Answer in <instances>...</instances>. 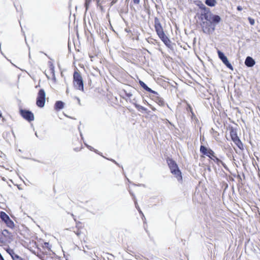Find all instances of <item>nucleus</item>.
<instances>
[{
  "mask_svg": "<svg viewBox=\"0 0 260 260\" xmlns=\"http://www.w3.org/2000/svg\"><path fill=\"white\" fill-rule=\"evenodd\" d=\"M168 165L170 169L171 172L177 178L178 181L182 180V174L179 170L177 163L172 158H168L167 159Z\"/></svg>",
  "mask_w": 260,
  "mask_h": 260,
  "instance_id": "obj_1",
  "label": "nucleus"
},
{
  "mask_svg": "<svg viewBox=\"0 0 260 260\" xmlns=\"http://www.w3.org/2000/svg\"><path fill=\"white\" fill-rule=\"evenodd\" d=\"M219 23L213 20L203 21L201 22L202 31L206 35H211L214 32L216 24Z\"/></svg>",
  "mask_w": 260,
  "mask_h": 260,
  "instance_id": "obj_2",
  "label": "nucleus"
},
{
  "mask_svg": "<svg viewBox=\"0 0 260 260\" xmlns=\"http://www.w3.org/2000/svg\"><path fill=\"white\" fill-rule=\"evenodd\" d=\"M200 19L201 22H203V21L213 20L214 22H220L221 20L219 15L212 14L209 8L202 11Z\"/></svg>",
  "mask_w": 260,
  "mask_h": 260,
  "instance_id": "obj_3",
  "label": "nucleus"
},
{
  "mask_svg": "<svg viewBox=\"0 0 260 260\" xmlns=\"http://www.w3.org/2000/svg\"><path fill=\"white\" fill-rule=\"evenodd\" d=\"M200 150L201 153L209 157L213 160L217 165H220L221 160L215 155L214 152L210 148H208L204 145H201Z\"/></svg>",
  "mask_w": 260,
  "mask_h": 260,
  "instance_id": "obj_4",
  "label": "nucleus"
},
{
  "mask_svg": "<svg viewBox=\"0 0 260 260\" xmlns=\"http://www.w3.org/2000/svg\"><path fill=\"white\" fill-rule=\"evenodd\" d=\"M73 83L74 86L78 90L83 91V81L80 73L75 71L73 75Z\"/></svg>",
  "mask_w": 260,
  "mask_h": 260,
  "instance_id": "obj_5",
  "label": "nucleus"
},
{
  "mask_svg": "<svg viewBox=\"0 0 260 260\" xmlns=\"http://www.w3.org/2000/svg\"><path fill=\"white\" fill-rule=\"evenodd\" d=\"M46 101V93L43 89H40L38 93L36 100V105L39 108H43L45 106Z\"/></svg>",
  "mask_w": 260,
  "mask_h": 260,
  "instance_id": "obj_6",
  "label": "nucleus"
},
{
  "mask_svg": "<svg viewBox=\"0 0 260 260\" xmlns=\"http://www.w3.org/2000/svg\"><path fill=\"white\" fill-rule=\"evenodd\" d=\"M217 53L218 55V57L222 61L223 63L229 69L233 71V67L232 64L229 61L227 57L225 55V54L221 52V51L218 50Z\"/></svg>",
  "mask_w": 260,
  "mask_h": 260,
  "instance_id": "obj_7",
  "label": "nucleus"
},
{
  "mask_svg": "<svg viewBox=\"0 0 260 260\" xmlns=\"http://www.w3.org/2000/svg\"><path fill=\"white\" fill-rule=\"evenodd\" d=\"M21 116L27 121L30 122L34 120V115L33 113L27 110L21 109L20 110Z\"/></svg>",
  "mask_w": 260,
  "mask_h": 260,
  "instance_id": "obj_8",
  "label": "nucleus"
},
{
  "mask_svg": "<svg viewBox=\"0 0 260 260\" xmlns=\"http://www.w3.org/2000/svg\"><path fill=\"white\" fill-rule=\"evenodd\" d=\"M150 98L157 103L160 106H164L165 102L164 99L160 97L157 92L154 90V92H151Z\"/></svg>",
  "mask_w": 260,
  "mask_h": 260,
  "instance_id": "obj_9",
  "label": "nucleus"
},
{
  "mask_svg": "<svg viewBox=\"0 0 260 260\" xmlns=\"http://www.w3.org/2000/svg\"><path fill=\"white\" fill-rule=\"evenodd\" d=\"M154 27L159 38L160 36H162L163 35L165 34L159 20L157 17H155L154 18Z\"/></svg>",
  "mask_w": 260,
  "mask_h": 260,
  "instance_id": "obj_10",
  "label": "nucleus"
},
{
  "mask_svg": "<svg viewBox=\"0 0 260 260\" xmlns=\"http://www.w3.org/2000/svg\"><path fill=\"white\" fill-rule=\"evenodd\" d=\"M159 38L168 48L172 50H174V46L175 45V44L172 43L171 40L165 34L163 35L162 36H160Z\"/></svg>",
  "mask_w": 260,
  "mask_h": 260,
  "instance_id": "obj_11",
  "label": "nucleus"
},
{
  "mask_svg": "<svg viewBox=\"0 0 260 260\" xmlns=\"http://www.w3.org/2000/svg\"><path fill=\"white\" fill-rule=\"evenodd\" d=\"M6 251L10 255L13 260H23L22 258L15 253L13 249L8 248H7Z\"/></svg>",
  "mask_w": 260,
  "mask_h": 260,
  "instance_id": "obj_12",
  "label": "nucleus"
},
{
  "mask_svg": "<svg viewBox=\"0 0 260 260\" xmlns=\"http://www.w3.org/2000/svg\"><path fill=\"white\" fill-rule=\"evenodd\" d=\"M255 63V61L252 57L250 56H247L245 60V64L247 67H252Z\"/></svg>",
  "mask_w": 260,
  "mask_h": 260,
  "instance_id": "obj_13",
  "label": "nucleus"
},
{
  "mask_svg": "<svg viewBox=\"0 0 260 260\" xmlns=\"http://www.w3.org/2000/svg\"><path fill=\"white\" fill-rule=\"evenodd\" d=\"M64 104L61 101H57L55 102L54 105V109L56 111H60L64 107Z\"/></svg>",
  "mask_w": 260,
  "mask_h": 260,
  "instance_id": "obj_14",
  "label": "nucleus"
},
{
  "mask_svg": "<svg viewBox=\"0 0 260 260\" xmlns=\"http://www.w3.org/2000/svg\"><path fill=\"white\" fill-rule=\"evenodd\" d=\"M139 83L141 87L143 88L145 90L150 93L154 92V90L149 88L143 81L140 80Z\"/></svg>",
  "mask_w": 260,
  "mask_h": 260,
  "instance_id": "obj_15",
  "label": "nucleus"
},
{
  "mask_svg": "<svg viewBox=\"0 0 260 260\" xmlns=\"http://www.w3.org/2000/svg\"><path fill=\"white\" fill-rule=\"evenodd\" d=\"M0 218L4 222H5L10 218L9 216L4 211H1L0 212Z\"/></svg>",
  "mask_w": 260,
  "mask_h": 260,
  "instance_id": "obj_16",
  "label": "nucleus"
},
{
  "mask_svg": "<svg viewBox=\"0 0 260 260\" xmlns=\"http://www.w3.org/2000/svg\"><path fill=\"white\" fill-rule=\"evenodd\" d=\"M205 3L208 6L212 7H214L216 5V4H217V1L216 0H205Z\"/></svg>",
  "mask_w": 260,
  "mask_h": 260,
  "instance_id": "obj_17",
  "label": "nucleus"
},
{
  "mask_svg": "<svg viewBox=\"0 0 260 260\" xmlns=\"http://www.w3.org/2000/svg\"><path fill=\"white\" fill-rule=\"evenodd\" d=\"M132 103L135 106V108L138 111H144L145 112H147V109L146 108H145V107H143V106H141V105H139V104H137L136 103Z\"/></svg>",
  "mask_w": 260,
  "mask_h": 260,
  "instance_id": "obj_18",
  "label": "nucleus"
},
{
  "mask_svg": "<svg viewBox=\"0 0 260 260\" xmlns=\"http://www.w3.org/2000/svg\"><path fill=\"white\" fill-rule=\"evenodd\" d=\"M49 66V69L51 72V74H52V76L55 78V67L52 62L51 61L48 62Z\"/></svg>",
  "mask_w": 260,
  "mask_h": 260,
  "instance_id": "obj_19",
  "label": "nucleus"
},
{
  "mask_svg": "<svg viewBox=\"0 0 260 260\" xmlns=\"http://www.w3.org/2000/svg\"><path fill=\"white\" fill-rule=\"evenodd\" d=\"M230 136L233 141H235L237 139H239L237 133L233 129L230 131Z\"/></svg>",
  "mask_w": 260,
  "mask_h": 260,
  "instance_id": "obj_20",
  "label": "nucleus"
},
{
  "mask_svg": "<svg viewBox=\"0 0 260 260\" xmlns=\"http://www.w3.org/2000/svg\"><path fill=\"white\" fill-rule=\"evenodd\" d=\"M233 142L235 143V144L237 145V146L240 149H241V150L243 149V144L239 138L237 139V140H236L235 141H233Z\"/></svg>",
  "mask_w": 260,
  "mask_h": 260,
  "instance_id": "obj_21",
  "label": "nucleus"
},
{
  "mask_svg": "<svg viewBox=\"0 0 260 260\" xmlns=\"http://www.w3.org/2000/svg\"><path fill=\"white\" fill-rule=\"evenodd\" d=\"M96 2V4H99L100 0H93ZM92 0H85V7L86 8V11H87L89 8V6Z\"/></svg>",
  "mask_w": 260,
  "mask_h": 260,
  "instance_id": "obj_22",
  "label": "nucleus"
},
{
  "mask_svg": "<svg viewBox=\"0 0 260 260\" xmlns=\"http://www.w3.org/2000/svg\"><path fill=\"white\" fill-rule=\"evenodd\" d=\"M10 228L13 229L14 227V222L10 219V218L8 220L4 222Z\"/></svg>",
  "mask_w": 260,
  "mask_h": 260,
  "instance_id": "obj_23",
  "label": "nucleus"
},
{
  "mask_svg": "<svg viewBox=\"0 0 260 260\" xmlns=\"http://www.w3.org/2000/svg\"><path fill=\"white\" fill-rule=\"evenodd\" d=\"M197 5L199 7V8L201 10H202V11L209 9L208 8L206 7L205 6V5L203 3H202L201 2H199V3L197 4Z\"/></svg>",
  "mask_w": 260,
  "mask_h": 260,
  "instance_id": "obj_24",
  "label": "nucleus"
},
{
  "mask_svg": "<svg viewBox=\"0 0 260 260\" xmlns=\"http://www.w3.org/2000/svg\"><path fill=\"white\" fill-rule=\"evenodd\" d=\"M104 158L112 161L113 162H114L115 164H116L117 166L119 167H121L122 169H123V167L122 166H121L117 161H116L115 160L112 159V158H107L104 156H103Z\"/></svg>",
  "mask_w": 260,
  "mask_h": 260,
  "instance_id": "obj_25",
  "label": "nucleus"
},
{
  "mask_svg": "<svg viewBox=\"0 0 260 260\" xmlns=\"http://www.w3.org/2000/svg\"><path fill=\"white\" fill-rule=\"evenodd\" d=\"M2 234L5 237H9V235H10V233L7 230H4L2 232Z\"/></svg>",
  "mask_w": 260,
  "mask_h": 260,
  "instance_id": "obj_26",
  "label": "nucleus"
},
{
  "mask_svg": "<svg viewBox=\"0 0 260 260\" xmlns=\"http://www.w3.org/2000/svg\"><path fill=\"white\" fill-rule=\"evenodd\" d=\"M96 5L97 8L98 9H99L101 11H104V8L102 6V5H101V4L100 3V1L99 2V4H96Z\"/></svg>",
  "mask_w": 260,
  "mask_h": 260,
  "instance_id": "obj_27",
  "label": "nucleus"
},
{
  "mask_svg": "<svg viewBox=\"0 0 260 260\" xmlns=\"http://www.w3.org/2000/svg\"><path fill=\"white\" fill-rule=\"evenodd\" d=\"M248 21H249V23L252 25H253L255 23V20L254 19L251 18V17H248Z\"/></svg>",
  "mask_w": 260,
  "mask_h": 260,
  "instance_id": "obj_28",
  "label": "nucleus"
},
{
  "mask_svg": "<svg viewBox=\"0 0 260 260\" xmlns=\"http://www.w3.org/2000/svg\"><path fill=\"white\" fill-rule=\"evenodd\" d=\"M45 246L46 247V248L49 250H51V246L50 245V244L48 242H45L44 243Z\"/></svg>",
  "mask_w": 260,
  "mask_h": 260,
  "instance_id": "obj_29",
  "label": "nucleus"
},
{
  "mask_svg": "<svg viewBox=\"0 0 260 260\" xmlns=\"http://www.w3.org/2000/svg\"><path fill=\"white\" fill-rule=\"evenodd\" d=\"M221 165L223 168L227 171H229V169L228 168V167H227V166L221 160V162H220V165Z\"/></svg>",
  "mask_w": 260,
  "mask_h": 260,
  "instance_id": "obj_30",
  "label": "nucleus"
},
{
  "mask_svg": "<svg viewBox=\"0 0 260 260\" xmlns=\"http://www.w3.org/2000/svg\"><path fill=\"white\" fill-rule=\"evenodd\" d=\"M125 95L128 98H131L133 94L131 92H127L125 90H124Z\"/></svg>",
  "mask_w": 260,
  "mask_h": 260,
  "instance_id": "obj_31",
  "label": "nucleus"
},
{
  "mask_svg": "<svg viewBox=\"0 0 260 260\" xmlns=\"http://www.w3.org/2000/svg\"><path fill=\"white\" fill-rule=\"evenodd\" d=\"M129 193H130L131 195L133 197V199L134 200V202H135V204H137V200H136V197H135L134 194L133 192H131V191H129Z\"/></svg>",
  "mask_w": 260,
  "mask_h": 260,
  "instance_id": "obj_32",
  "label": "nucleus"
},
{
  "mask_svg": "<svg viewBox=\"0 0 260 260\" xmlns=\"http://www.w3.org/2000/svg\"><path fill=\"white\" fill-rule=\"evenodd\" d=\"M135 205H136L137 209L139 211V213L140 214H141L144 216V214H143L142 211L140 210V208H139V207L138 206V203L137 204H135Z\"/></svg>",
  "mask_w": 260,
  "mask_h": 260,
  "instance_id": "obj_33",
  "label": "nucleus"
},
{
  "mask_svg": "<svg viewBox=\"0 0 260 260\" xmlns=\"http://www.w3.org/2000/svg\"><path fill=\"white\" fill-rule=\"evenodd\" d=\"M117 1H118V0H112L110 4L111 6L115 4L117 2Z\"/></svg>",
  "mask_w": 260,
  "mask_h": 260,
  "instance_id": "obj_34",
  "label": "nucleus"
},
{
  "mask_svg": "<svg viewBox=\"0 0 260 260\" xmlns=\"http://www.w3.org/2000/svg\"><path fill=\"white\" fill-rule=\"evenodd\" d=\"M87 148L89 149L90 151H93L94 148L90 145H87Z\"/></svg>",
  "mask_w": 260,
  "mask_h": 260,
  "instance_id": "obj_35",
  "label": "nucleus"
},
{
  "mask_svg": "<svg viewBox=\"0 0 260 260\" xmlns=\"http://www.w3.org/2000/svg\"><path fill=\"white\" fill-rule=\"evenodd\" d=\"M242 9H243L242 7L241 6H237V10L238 11H242Z\"/></svg>",
  "mask_w": 260,
  "mask_h": 260,
  "instance_id": "obj_36",
  "label": "nucleus"
},
{
  "mask_svg": "<svg viewBox=\"0 0 260 260\" xmlns=\"http://www.w3.org/2000/svg\"><path fill=\"white\" fill-rule=\"evenodd\" d=\"M188 110L190 111V112L193 114V112H192V108L191 107V106L190 105H188Z\"/></svg>",
  "mask_w": 260,
  "mask_h": 260,
  "instance_id": "obj_37",
  "label": "nucleus"
},
{
  "mask_svg": "<svg viewBox=\"0 0 260 260\" xmlns=\"http://www.w3.org/2000/svg\"><path fill=\"white\" fill-rule=\"evenodd\" d=\"M134 4H139L140 3V0H133Z\"/></svg>",
  "mask_w": 260,
  "mask_h": 260,
  "instance_id": "obj_38",
  "label": "nucleus"
},
{
  "mask_svg": "<svg viewBox=\"0 0 260 260\" xmlns=\"http://www.w3.org/2000/svg\"><path fill=\"white\" fill-rule=\"evenodd\" d=\"M75 99L77 100V101L78 102V104L80 105V100L78 97L76 96Z\"/></svg>",
  "mask_w": 260,
  "mask_h": 260,
  "instance_id": "obj_39",
  "label": "nucleus"
},
{
  "mask_svg": "<svg viewBox=\"0 0 260 260\" xmlns=\"http://www.w3.org/2000/svg\"><path fill=\"white\" fill-rule=\"evenodd\" d=\"M93 151H94L96 153L102 155V154L99 152V151L98 150H96V149H94Z\"/></svg>",
  "mask_w": 260,
  "mask_h": 260,
  "instance_id": "obj_40",
  "label": "nucleus"
},
{
  "mask_svg": "<svg viewBox=\"0 0 260 260\" xmlns=\"http://www.w3.org/2000/svg\"><path fill=\"white\" fill-rule=\"evenodd\" d=\"M149 106L150 107V108H151V109L153 111H155L156 110V109L154 107H152L151 105H149Z\"/></svg>",
  "mask_w": 260,
  "mask_h": 260,
  "instance_id": "obj_41",
  "label": "nucleus"
},
{
  "mask_svg": "<svg viewBox=\"0 0 260 260\" xmlns=\"http://www.w3.org/2000/svg\"><path fill=\"white\" fill-rule=\"evenodd\" d=\"M143 102L144 103H147L148 105H149V104H148V103L146 101V100H143Z\"/></svg>",
  "mask_w": 260,
  "mask_h": 260,
  "instance_id": "obj_42",
  "label": "nucleus"
},
{
  "mask_svg": "<svg viewBox=\"0 0 260 260\" xmlns=\"http://www.w3.org/2000/svg\"><path fill=\"white\" fill-rule=\"evenodd\" d=\"M207 170H208V171H209V172H210V171H211V168H210V167H208L207 168Z\"/></svg>",
  "mask_w": 260,
  "mask_h": 260,
  "instance_id": "obj_43",
  "label": "nucleus"
},
{
  "mask_svg": "<svg viewBox=\"0 0 260 260\" xmlns=\"http://www.w3.org/2000/svg\"><path fill=\"white\" fill-rule=\"evenodd\" d=\"M80 136H81V137L82 139H83L82 134V133H80Z\"/></svg>",
  "mask_w": 260,
  "mask_h": 260,
  "instance_id": "obj_44",
  "label": "nucleus"
},
{
  "mask_svg": "<svg viewBox=\"0 0 260 260\" xmlns=\"http://www.w3.org/2000/svg\"><path fill=\"white\" fill-rule=\"evenodd\" d=\"M35 135H36L37 137H38V135H37V132H36V133H35Z\"/></svg>",
  "mask_w": 260,
  "mask_h": 260,
  "instance_id": "obj_45",
  "label": "nucleus"
},
{
  "mask_svg": "<svg viewBox=\"0 0 260 260\" xmlns=\"http://www.w3.org/2000/svg\"><path fill=\"white\" fill-rule=\"evenodd\" d=\"M85 144V145L87 147V145H88L86 143H84Z\"/></svg>",
  "mask_w": 260,
  "mask_h": 260,
  "instance_id": "obj_46",
  "label": "nucleus"
},
{
  "mask_svg": "<svg viewBox=\"0 0 260 260\" xmlns=\"http://www.w3.org/2000/svg\"><path fill=\"white\" fill-rule=\"evenodd\" d=\"M29 58L30 57V53H29Z\"/></svg>",
  "mask_w": 260,
  "mask_h": 260,
  "instance_id": "obj_47",
  "label": "nucleus"
},
{
  "mask_svg": "<svg viewBox=\"0 0 260 260\" xmlns=\"http://www.w3.org/2000/svg\"><path fill=\"white\" fill-rule=\"evenodd\" d=\"M1 47V43H0V48Z\"/></svg>",
  "mask_w": 260,
  "mask_h": 260,
  "instance_id": "obj_48",
  "label": "nucleus"
}]
</instances>
